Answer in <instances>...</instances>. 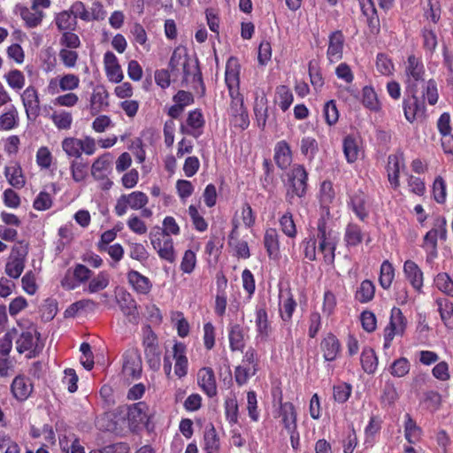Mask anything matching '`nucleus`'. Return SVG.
I'll list each match as a JSON object with an SVG mask.
<instances>
[{"instance_id":"nucleus-1","label":"nucleus","mask_w":453,"mask_h":453,"mask_svg":"<svg viewBox=\"0 0 453 453\" xmlns=\"http://www.w3.org/2000/svg\"><path fill=\"white\" fill-rule=\"evenodd\" d=\"M286 201L293 204L296 197L305 196L308 188V173L300 164H295L286 173Z\"/></svg>"},{"instance_id":"nucleus-2","label":"nucleus","mask_w":453,"mask_h":453,"mask_svg":"<svg viewBox=\"0 0 453 453\" xmlns=\"http://www.w3.org/2000/svg\"><path fill=\"white\" fill-rule=\"evenodd\" d=\"M426 69L421 58L411 54L403 64V83L405 90L418 89L425 82Z\"/></svg>"},{"instance_id":"nucleus-3","label":"nucleus","mask_w":453,"mask_h":453,"mask_svg":"<svg viewBox=\"0 0 453 453\" xmlns=\"http://www.w3.org/2000/svg\"><path fill=\"white\" fill-rule=\"evenodd\" d=\"M41 334L35 326L23 331L16 340V349L19 354L27 352V358H34L42 351L44 344L40 341Z\"/></svg>"},{"instance_id":"nucleus-4","label":"nucleus","mask_w":453,"mask_h":453,"mask_svg":"<svg viewBox=\"0 0 453 453\" xmlns=\"http://www.w3.org/2000/svg\"><path fill=\"white\" fill-rule=\"evenodd\" d=\"M142 347L146 362L153 371H158L161 366L162 351L158 345L157 334L150 326H147L143 331Z\"/></svg>"},{"instance_id":"nucleus-5","label":"nucleus","mask_w":453,"mask_h":453,"mask_svg":"<svg viewBox=\"0 0 453 453\" xmlns=\"http://www.w3.org/2000/svg\"><path fill=\"white\" fill-rule=\"evenodd\" d=\"M418 90H405L403 99V111L404 118L410 123L426 117V105L424 100L418 96Z\"/></svg>"},{"instance_id":"nucleus-6","label":"nucleus","mask_w":453,"mask_h":453,"mask_svg":"<svg viewBox=\"0 0 453 453\" xmlns=\"http://www.w3.org/2000/svg\"><path fill=\"white\" fill-rule=\"evenodd\" d=\"M149 238L160 259L167 261L170 264L175 262L177 254L173 240L171 236H166L157 230L155 234L150 233Z\"/></svg>"},{"instance_id":"nucleus-7","label":"nucleus","mask_w":453,"mask_h":453,"mask_svg":"<svg viewBox=\"0 0 453 453\" xmlns=\"http://www.w3.org/2000/svg\"><path fill=\"white\" fill-rule=\"evenodd\" d=\"M27 119L35 121L41 113L40 99L37 89L28 86L20 96Z\"/></svg>"},{"instance_id":"nucleus-8","label":"nucleus","mask_w":453,"mask_h":453,"mask_svg":"<svg viewBox=\"0 0 453 453\" xmlns=\"http://www.w3.org/2000/svg\"><path fill=\"white\" fill-rule=\"evenodd\" d=\"M150 418L149 406L145 402H138L127 407V423L130 430L137 431Z\"/></svg>"},{"instance_id":"nucleus-9","label":"nucleus","mask_w":453,"mask_h":453,"mask_svg":"<svg viewBox=\"0 0 453 453\" xmlns=\"http://www.w3.org/2000/svg\"><path fill=\"white\" fill-rule=\"evenodd\" d=\"M297 307V303L290 288L280 289L279 293V314L285 325H288Z\"/></svg>"},{"instance_id":"nucleus-10","label":"nucleus","mask_w":453,"mask_h":453,"mask_svg":"<svg viewBox=\"0 0 453 453\" xmlns=\"http://www.w3.org/2000/svg\"><path fill=\"white\" fill-rule=\"evenodd\" d=\"M142 366L137 350L129 349L123 355L122 372L127 379L136 380L142 375Z\"/></svg>"},{"instance_id":"nucleus-11","label":"nucleus","mask_w":453,"mask_h":453,"mask_svg":"<svg viewBox=\"0 0 453 453\" xmlns=\"http://www.w3.org/2000/svg\"><path fill=\"white\" fill-rule=\"evenodd\" d=\"M112 163V156L107 152L97 157L91 165V175L96 180H107L104 188L108 189L111 187L112 181L107 179L111 173Z\"/></svg>"},{"instance_id":"nucleus-12","label":"nucleus","mask_w":453,"mask_h":453,"mask_svg":"<svg viewBox=\"0 0 453 453\" xmlns=\"http://www.w3.org/2000/svg\"><path fill=\"white\" fill-rule=\"evenodd\" d=\"M91 270L81 264H78L72 274L70 271L66 273L61 280V285L66 289H74L81 283L87 281L91 277Z\"/></svg>"},{"instance_id":"nucleus-13","label":"nucleus","mask_w":453,"mask_h":453,"mask_svg":"<svg viewBox=\"0 0 453 453\" xmlns=\"http://www.w3.org/2000/svg\"><path fill=\"white\" fill-rule=\"evenodd\" d=\"M187 126H180V132L185 134L198 138L203 134V128L205 124L203 115L199 109L190 111L187 118Z\"/></svg>"},{"instance_id":"nucleus-14","label":"nucleus","mask_w":453,"mask_h":453,"mask_svg":"<svg viewBox=\"0 0 453 453\" xmlns=\"http://www.w3.org/2000/svg\"><path fill=\"white\" fill-rule=\"evenodd\" d=\"M404 167L403 153L398 152L388 157V165L386 166L388 180L394 189L400 187V170Z\"/></svg>"},{"instance_id":"nucleus-15","label":"nucleus","mask_w":453,"mask_h":453,"mask_svg":"<svg viewBox=\"0 0 453 453\" xmlns=\"http://www.w3.org/2000/svg\"><path fill=\"white\" fill-rule=\"evenodd\" d=\"M403 272L405 279L418 293H421L424 286V273L413 260L408 259L403 263Z\"/></svg>"},{"instance_id":"nucleus-16","label":"nucleus","mask_w":453,"mask_h":453,"mask_svg":"<svg viewBox=\"0 0 453 453\" xmlns=\"http://www.w3.org/2000/svg\"><path fill=\"white\" fill-rule=\"evenodd\" d=\"M197 383L202 391L210 398L218 394L214 371L211 367H203L197 372Z\"/></svg>"},{"instance_id":"nucleus-17","label":"nucleus","mask_w":453,"mask_h":453,"mask_svg":"<svg viewBox=\"0 0 453 453\" xmlns=\"http://www.w3.org/2000/svg\"><path fill=\"white\" fill-rule=\"evenodd\" d=\"M362 14L366 19L369 31L378 35L380 30V22L373 0H357Z\"/></svg>"},{"instance_id":"nucleus-18","label":"nucleus","mask_w":453,"mask_h":453,"mask_svg":"<svg viewBox=\"0 0 453 453\" xmlns=\"http://www.w3.org/2000/svg\"><path fill=\"white\" fill-rule=\"evenodd\" d=\"M319 241V250H324L325 247L337 245L338 236L328 225L324 218H320L317 223V238Z\"/></svg>"},{"instance_id":"nucleus-19","label":"nucleus","mask_w":453,"mask_h":453,"mask_svg":"<svg viewBox=\"0 0 453 453\" xmlns=\"http://www.w3.org/2000/svg\"><path fill=\"white\" fill-rule=\"evenodd\" d=\"M344 42V35L340 30L329 35L326 57L330 63L338 62L342 58Z\"/></svg>"},{"instance_id":"nucleus-20","label":"nucleus","mask_w":453,"mask_h":453,"mask_svg":"<svg viewBox=\"0 0 453 453\" xmlns=\"http://www.w3.org/2000/svg\"><path fill=\"white\" fill-rule=\"evenodd\" d=\"M127 280L132 289L138 295L146 296L153 288L152 281L148 277L134 269L127 273Z\"/></svg>"},{"instance_id":"nucleus-21","label":"nucleus","mask_w":453,"mask_h":453,"mask_svg":"<svg viewBox=\"0 0 453 453\" xmlns=\"http://www.w3.org/2000/svg\"><path fill=\"white\" fill-rule=\"evenodd\" d=\"M257 127L265 130L268 119V100L264 91H256L253 107Z\"/></svg>"},{"instance_id":"nucleus-22","label":"nucleus","mask_w":453,"mask_h":453,"mask_svg":"<svg viewBox=\"0 0 453 453\" xmlns=\"http://www.w3.org/2000/svg\"><path fill=\"white\" fill-rule=\"evenodd\" d=\"M241 65L234 57L228 58L226 64L225 82L229 92L239 91Z\"/></svg>"},{"instance_id":"nucleus-23","label":"nucleus","mask_w":453,"mask_h":453,"mask_svg":"<svg viewBox=\"0 0 453 453\" xmlns=\"http://www.w3.org/2000/svg\"><path fill=\"white\" fill-rule=\"evenodd\" d=\"M182 73H183V81L188 82L192 81L194 83H198L204 93L205 87L203 81L202 73L199 68L198 60L192 59L188 57L185 62L181 65Z\"/></svg>"},{"instance_id":"nucleus-24","label":"nucleus","mask_w":453,"mask_h":453,"mask_svg":"<svg viewBox=\"0 0 453 453\" xmlns=\"http://www.w3.org/2000/svg\"><path fill=\"white\" fill-rule=\"evenodd\" d=\"M320 349L326 361L333 362L337 359L342 351L338 338L332 333L327 334L320 342Z\"/></svg>"},{"instance_id":"nucleus-25","label":"nucleus","mask_w":453,"mask_h":453,"mask_svg":"<svg viewBox=\"0 0 453 453\" xmlns=\"http://www.w3.org/2000/svg\"><path fill=\"white\" fill-rule=\"evenodd\" d=\"M279 418L286 431L297 427V413L292 403L280 401Z\"/></svg>"},{"instance_id":"nucleus-26","label":"nucleus","mask_w":453,"mask_h":453,"mask_svg":"<svg viewBox=\"0 0 453 453\" xmlns=\"http://www.w3.org/2000/svg\"><path fill=\"white\" fill-rule=\"evenodd\" d=\"M33 388L30 379L22 375L15 377L11 385L13 396L20 402L27 400L30 396Z\"/></svg>"},{"instance_id":"nucleus-27","label":"nucleus","mask_w":453,"mask_h":453,"mask_svg":"<svg viewBox=\"0 0 453 453\" xmlns=\"http://www.w3.org/2000/svg\"><path fill=\"white\" fill-rule=\"evenodd\" d=\"M109 93L103 86H97L94 88L89 100V108L92 115H96L105 111L109 106Z\"/></svg>"},{"instance_id":"nucleus-28","label":"nucleus","mask_w":453,"mask_h":453,"mask_svg":"<svg viewBox=\"0 0 453 453\" xmlns=\"http://www.w3.org/2000/svg\"><path fill=\"white\" fill-rule=\"evenodd\" d=\"M173 358L175 360L174 373L178 378L185 377L188 373V358L186 357V345L182 342H176L173 345Z\"/></svg>"},{"instance_id":"nucleus-29","label":"nucleus","mask_w":453,"mask_h":453,"mask_svg":"<svg viewBox=\"0 0 453 453\" xmlns=\"http://www.w3.org/2000/svg\"><path fill=\"white\" fill-rule=\"evenodd\" d=\"M273 159L281 170L287 169L291 165L292 151L286 141L282 140L275 144Z\"/></svg>"},{"instance_id":"nucleus-30","label":"nucleus","mask_w":453,"mask_h":453,"mask_svg":"<svg viewBox=\"0 0 453 453\" xmlns=\"http://www.w3.org/2000/svg\"><path fill=\"white\" fill-rule=\"evenodd\" d=\"M438 229L434 227L428 231L423 238V243L421 247L426 253V261L427 264H433L434 259L438 257Z\"/></svg>"},{"instance_id":"nucleus-31","label":"nucleus","mask_w":453,"mask_h":453,"mask_svg":"<svg viewBox=\"0 0 453 453\" xmlns=\"http://www.w3.org/2000/svg\"><path fill=\"white\" fill-rule=\"evenodd\" d=\"M255 316V324L257 334L262 339H267L271 333V323L268 319V313L265 303L256 307Z\"/></svg>"},{"instance_id":"nucleus-32","label":"nucleus","mask_w":453,"mask_h":453,"mask_svg":"<svg viewBox=\"0 0 453 453\" xmlns=\"http://www.w3.org/2000/svg\"><path fill=\"white\" fill-rule=\"evenodd\" d=\"M348 205L361 221H365L368 218L366 198L363 192L357 191L351 195Z\"/></svg>"},{"instance_id":"nucleus-33","label":"nucleus","mask_w":453,"mask_h":453,"mask_svg":"<svg viewBox=\"0 0 453 453\" xmlns=\"http://www.w3.org/2000/svg\"><path fill=\"white\" fill-rule=\"evenodd\" d=\"M53 22L60 33L65 31H75L78 26V21L75 20V17H73L68 10H64L56 13Z\"/></svg>"},{"instance_id":"nucleus-34","label":"nucleus","mask_w":453,"mask_h":453,"mask_svg":"<svg viewBox=\"0 0 453 453\" xmlns=\"http://www.w3.org/2000/svg\"><path fill=\"white\" fill-rule=\"evenodd\" d=\"M4 175L8 183L15 188H22L26 184L22 168L19 162H13L12 165L5 166Z\"/></svg>"},{"instance_id":"nucleus-35","label":"nucleus","mask_w":453,"mask_h":453,"mask_svg":"<svg viewBox=\"0 0 453 453\" xmlns=\"http://www.w3.org/2000/svg\"><path fill=\"white\" fill-rule=\"evenodd\" d=\"M119 305L125 316L129 318L130 321H136L139 318L136 301L131 294L125 292L119 299Z\"/></svg>"},{"instance_id":"nucleus-36","label":"nucleus","mask_w":453,"mask_h":453,"mask_svg":"<svg viewBox=\"0 0 453 453\" xmlns=\"http://www.w3.org/2000/svg\"><path fill=\"white\" fill-rule=\"evenodd\" d=\"M404 437L411 444L418 442L422 436V429L409 413L404 415Z\"/></svg>"},{"instance_id":"nucleus-37","label":"nucleus","mask_w":453,"mask_h":453,"mask_svg":"<svg viewBox=\"0 0 453 453\" xmlns=\"http://www.w3.org/2000/svg\"><path fill=\"white\" fill-rule=\"evenodd\" d=\"M229 348L232 351L242 352L245 347L243 328L239 324H234L228 329Z\"/></svg>"},{"instance_id":"nucleus-38","label":"nucleus","mask_w":453,"mask_h":453,"mask_svg":"<svg viewBox=\"0 0 453 453\" xmlns=\"http://www.w3.org/2000/svg\"><path fill=\"white\" fill-rule=\"evenodd\" d=\"M264 244L270 258H278L280 255L279 234L275 228H268L264 236Z\"/></svg>"},{"instance_id":"nucleus-39","label":"nucleus","mask_w":453,"mask_h":453,"mask_svg":"<svg viewBox=\"0 0 453 453\" xmlns=\"http://www.w3.org/2000/svg\"><path fill=\"white\" fill-rule=\"evenodd\" d=\"M19 111L15 105L10 104L0 115V130H12L19 126Z\"/></svg>"},{"instance_id":"nucleus-40","label":"nucleus","mask_w":453,"mask_h":453,"mask_svg":"<svg viewBox=\"0 0 453 453\" xmlns=\"http://www.w3.org/2000/svg\"><path fill=\"white\" fill-rule=\"evenodd\" d=\"M441 319L448 329H453V303L447 298H437L435 301Z\"/></svg>"},{"instance_id":"nucleus-41","label":"nucleus","mask_w":453,"mask_h":453,"mask_svg":"<svg viewBox=\"0 0 453 453\" xmlns=\"http://www.w3.org/2000/svg\"><path fill=\"white\" fill-rule=\"evenodd\" d=\"M360 362L364 372L367 374H373L378 368V357L372 348L363 349Z\"/></svg>"},{"instance_id":"nucleus-42","label":"nucleus","mask_w":453,"mask_h":453,"mask_svg":"<svg viewBox=\"0 0 453 453\" xmlns=\"http://www.w3.org/2000/svg\"><path fill=\"white\" fill-rule=\"evenodd\" d=\"M406 327V319L399 308L394 307L391 311L389 325L385 328L392 331L394 334H403Z\"/></svg>"},{"instance_id":"nucleus-43","label":"nucleus","mask_w":453,"mask_h":453,"mask_svg":"<svg viewBox=\"0 0 453 453\" xmlns=\"http://www.w3.org/2000/svg\"><path fill=\"white\" fill-rule=\"evenodd\" d=\"M364 239L361 227L355 223H349L345 228L344 242L348 248L357 247Z\"/></svg>"},{"instance_id":"nucleus-44","label":"nucleus","mask_w":453,"mask_h":453,"mask_svg":"<svg viewBox=\"0 0 453 453\" xmlns=\"http://www.w3.org/2000/svg\"><path fill=\"white\" fill-rule=\"evenodd\" d=\"M19 13L22 19L25 21L28 27H36L39 26L42 23L44 16L42 11L34 9L33 6H31V8L25 6L20 7Z\"/></svg>"},{"instance_id":"nucleus-45","label":"nucleus","mask_w":453,"mask_h":453,"mask_svg":"<svg viewBox=\"0 0 453 453\" xmlns=\"http://www.w3.org/2000/svg\"><path fill=\"white\" fill-rule=\"evenodd\" d=\"M72 178L75 182L83 181L88 173V162L82 157L73 159L70 163Z\"/></svg>"},{"instance_id":"nucleus-46","label":"nucleus","mask_w":453,"mask_h":453,"mask_svg":"<svg viewBox=\"0 0 453 453\" xmlns=\"http://www.w3.org/2000/svg\"><path fill=\"white\" fill-rule=\"evenodd\" d=\"M81 139L74 137H66L62 142L61 146L67 157H73V159L81 158L82 147Z\"/></svg>"},{"instance_id":"nucleus-47","label":"nucleus","mask_w":453,"mask_h":453,"mask_svg":"<svg viewBox=\"0 0 453 453\" xmlns=\"http://www.w3.org/2000/svg\"><path fill=\"white\" fill-rule=\"evenodd\" d=\"M375 286L372 281L365 280L356 291L355 298L361 303H365L373 299Z\"/></svg>"},{"instance_id":"nucleus-48","label":"nucleus","mask_w":453,"mask_h":453,"mask_svg":"<svg viewBox=\"0 0 453 453\" xmlns=\"http://www.w3.org/2000/svg\"><path fill=\"white\" fill-rule=\"evenodd\" d=\"M395 278V269L393 265L388 261L385 260L380 265V272L379 277V282L382 288L388 289Z\"/></svg>"},{"instance_id":"nucleus-49","label":"nucleus","mask_w":453,"mask_h":453,"mask_svg":"<svg viewBox=\"0 0 453 453\" xmlns=\"http://www.w3.org/2000/svg\"><path fill=\"white\" fill-rule=\"evenodd\" d=\"M362 104L371 111H378L380 104L377 94L372 87L365 86L362 89Z\"/></svg>"},{"instance_id":"nucleus-50","label":"nucleus","mask_w":453,"mask_h":453,"mask_svg":"<svg viewBox=\"0 0 453 453\" xmlns=\"http://www.w3.org/2000/svg\"><path fill=\"white\" fill-rule=\"evenodd\" d=\"M343 152L348 163H354L357 160L359 155V146L357 140L348 135L343 140Z\"/></svg>"},{"instance_id":"nucleus-51","label":"nucleus","mask_w":453,"mask_h":453,"mask_svg":"<svg viewBox=\"0 0 453 453\" xmlns=\"http://www.w3.org/2000/svg\"><path fill=\"white\" fill-rule=\"evenodd\" d=\"M204 450L206 453H219V439L216 433L215 427L211 425L204 432Z\"/></svg>"},{"instance_id":"nucleus-52","label":"nucleus","mask_w":453,"mask_h":453,"mask_svg":"<svg viewBox=\"0 0 453 453\" xmlns=\"http://www.w3.org/2000/svg\"><path fill=\"white\" fill-rule=\"evenodd\" d=\"M300 150L309 161H312L319 151V143L317 140L311 136H304L301 140Z\"/></svg>"},{"instance_id":"nucleus-53","label":"nucleus","mask_w":453,"mask_h":453,"mask_svg":"<svg viewBox=\"0 0 453 453\" xmlns=\"http://www.w3.org/2000/svg\"><path fill=\"white\" fill-rule=\"evenodd\" d=\"M421 35L424 50L426 53L432 55L435 51L438 44L436 33L432 28L424 27L421 30Z\"/></svg>"},{"instance_id":"nucleus-54","label":"nucleus","mask_w":453,"mask_h":453,"mask_svg":"<svg viewBox=\"0 0 453 453\" xmlns=\"http://www.w3.org/2000/svg\"><path fill=\"white\" fill-rule=\"evenodd\" d=\"M165 234L166 236H171V234L178 235L180 232V226L177 224L175 219L172 216H166L163 220V227L156 226L152 227L150 233H156V231Z\"/></svg>"},{"instance_id":"nucleus-55","label":"nucleus","mask_w":453,"mask_h":453,"mask_svg":"<svg viewBox=\"0 0 453 453\" xmlns=\"http://www.w3.org/2000/svg\"><path fill=\"white\" fill-rule=\"evenodd\" d=\"M280 230L289 238H295L297 229L290 211H286L279 219Z\"/></svg>"},{"instance_id":"nucleus-56","label":"nucleus","mask_w":453,"mask_h":453,"mask_svg":"<svg viewBox=\"0 0 453 453\" xmlns=\"http://www.w3.org/2000/svg\"><path fill=\"white\" fill-rule=\"evenodd\" d=\"M50 119L59 130H68L72 127L73 116L65 111H54L50 115Z\"/></svg>"},{"instance_id":"nucleus-57","label":"nucleus","mask_w":453,"mask_h":453,"mask_svg":"<svg viewBox=\"0 0 453 453\" xmlns=\"http://www.w3.org/2000/svg\"><path fill=\"white\" fill-rule=\"evenodd\" d=\"M8 86L13 90L19 91L25 86V75L18 69L11 70L4 75Z\"/></svg>"},{"instance_id":"nucleus-58","label":"nucleus","mask_w":453,"mask_h":453,"mask_svg":"<svg viewBox=\"0 0 453 453\" xmlns=\"http://www.w3.org/2000/svg\"><path fill=\"white\" fill-rule=\"evenodd\" d=\"M276 98L282 111H288L294 100L291 90L285 85L279 86L276 88Z\"/></svg>"},{"instance_id":"nucleus-59","label":"nucleus","mask_w":453,"mask_h":453,"mask_svg":"<svg viewBox=\"0 0 453 453\" xmlns=\"http://www.w3.org/2000/svg\"><path fill=\"white\" fill-rule=\"evenodd\" d=\"M411 364L406 357L395 359L389 366V372L393 377L403 378L410 372Z\"/></svg>"},{"instance_id":"nucleus-60","label":"nucleus","mask_w":453,"mask_h":453,"mask_svg":"<svg viewBox=\"0 0 453 453\" xmlns=\"http://www.w3.org/2000/svg\"><path fill=\"white\" fill-rule=\"evenodd\" d=\"M226 419L230 425L237 424L239 408L236 397H227L224 403Z\"/></svg>"},{"instance_id":"nucleus-61","label":"nucleus","mask_w":453,"mask_h":453,"mask_svg":"<svg viewBox=\"0 0 453 453\" xmlns=\"http://www.w3.org/2000/svg\"><path fill=\"white\" fill-rule=\"evenodd\" d=\"M376 70L381 75H392L395 71V65L392 59L384 53H379L376 57Z\"/></svg>"},{"instance_id":"nucleus-62","label":"nucleus","mask_w":453,"mask_h":453,"mask_svg":"<svg viewBox=\"0 0 453 453\" xmlns=\"http://www.w3.org/2000/svg\"><path fill=\"white\" fill-rule=\"evenodd\" d=\"M435 287L447 296H453V280L446 273H440L434 277Z\"/></svg>"},{"instance_id":"nucleus-63","label":"nucleus","mask_w":453,"mask_h":453,"mask_svg":"<svg viewBox=\"0 0 453 453\" xmlns=\"http://www.w3.org/2000/svg\"><path fill=\"white\" fill-rule=\"evenodd\" d=\"M422 100H426L430 105L437 104L439 99V93L437 88V82L434 79L428 80L422 91Z\"/></svg>"},{"instance_id":"nucleus-64","label":"nucleus","mask_w":453,"mask_h":453,"mask_svg":"<svg viewBox=\"0 0 453 453\" xmlns=\"http://www.w3.org/2000/svg\"><path fill=\"white\" fill-rule=\"evenodd\" d=\"M257 371L258 368L253 369L250 366L240 365L234 369V380L238 386H243L248 382L250 377L257 373Z\"/></svg>"}]
</instances>
